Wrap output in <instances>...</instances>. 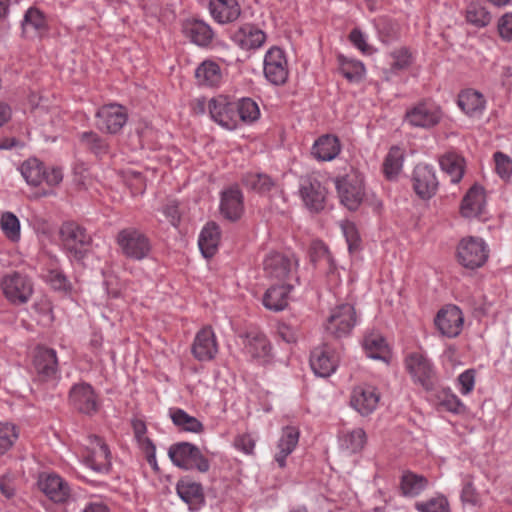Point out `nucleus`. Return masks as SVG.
Here are the masks:
<instances>
[{
  "label": "nucleus",
  "mask_w": 512,
  "mask_h": 512,
  "mask_svg": "<svg viewBox=\"0 0 512 512\" xmlns=\"http://www.w3.org/2000/svg\"><path fill=\"white\" fill-rule=\"evenodd\" d=\"M442 118L441 109L435 104L422 101L406 111L405 120L413 127L429 129L437 125Z\"/></svg>",
  "instance_id": "9b49d317"
},
{
  "label": "nucleus",
  "mask_w": 512,
  "mask_h": 512,
  "mask_svg": "<svg viewBox=\"0 0 512 512\" xmlns=\"http://www.w3.org/2000/svg\"><path fill=\"white\" fill-rule=\"evenodd\" d=\"M48 30L45 15L37 8H29L22 21L23 34L28 38L40 37Z\"/></svg>",
  "instance_id": "c85d7f7f"
},
{
  "label": "nucleus",
  "mask_w": 512,
  "mask_h": 512,
  "mask_svg": "<svg viewBox=\"0 0 512 512\" xmlns=\"http://www.w3.org/2000/svg\"><path fill=\"white\" fill-rule=\"evenodd\" d=\"M299 440V431L297 428L287 426L283 429V433L278 442L279 452L275 455V461L280 468L286 466V458L295 449Z\"/></svg>",
  "instance_id": "473e14b6"
},
{
  "label": "nucleus",
  "mask_w": 512,
  "mask_h": 512,
  "mask_svg": "<svg viewBox=\"0 0 512 512\" xmlns=\"http://www.w3.org/2000/svg\"><path fill=\"white\" fill-rule=\"evenodd\" d=\"M179 497L187 504H199L204 500L203 488L200 483L189 477L181 478L176 484Z\"/></svg>",
  "instance_id": "f704fd0d"
},
{
  "label": "nucleus",
  "mask_w": 512,
  "mask_h": 512,
  "mask_svg": "<svg viewBox=\"0 0 512 512\" xmlns=\"http://www.w3.org/2000/svg\"><path fill=\"white\" fill-rule=\"evenodd\" d=\"M43 180L50 186H57L63 180V172L59 167H54L50 171L45 170V175Z\"/></svg>",
  "instance_id": "774afa93"
},
{
  "label": "nucleus",
  "mask_w": 512,
  "mask_h": 512,
  "mask_svg": "<svg viewBox=\"0 0 512 512\" xmlns=\"http://www.w3.org/2000/svg\"><path fill=\"white\" fill-rule=\"evenodd\" d=\"M439 164L443 172L454 184L459 183L464 175L465 160L455 153H446L439 159Z\"/></svg>",
  "instance_id": "4c0bfd02"
},
{
  "label": "nucleus",
  "mask_w": 512,
  "mask_h": 512,
  "mask_svg": "<svg viewBox=\"0 0 512 512\" xmlns=\"http://www.w3.org/2000/svg\"><path fill=\"white\" fill-rule=\"evenodd\" d=\"M366 443V434L363 429H355L344 436L342 446L351 453L359 452Z\"/></svg>",
  "instance_id": "603ef678"
},
{
  "label": "nucleus",
  "mask_w": 512,
  "mask_h": 512,
  "mask_svg": "<svg viewBox=\"0 0 512 512\" xmlns=\"http://www.w3.org/2000/svg\"><path fill=\"white\" fill-rule=\"evenodd\" d=\"M364 349L368 357L372 359H384L387 352L385 339L377 334H370L364 338Z\"/></svg>",
  "instance_id": "de8ad7c7"
},
{
  "label": "nucleus",
  "mask_w": 512,
  "mask_h": 512,
  "mask_svg": "<svg viewBox=\"0 0 512 512\" xmlns=\"http://www.w3.org/2000/svg\"><path fill=\"white\" fill-rule=\"evenodd\" d=\"M70 404L80 413L92 415L98 410L96 394L88 383H78L69 392Z\"/></svg>",
  "instance_id": "f3484780"
},
{
  "label": "nucleus",
  "mask_w": 512,
  "mask_h": 512,
  "mask_svg": "<svg viewBox=\"0 0 512 512\" xmlns=\"http://www.w3.org/2000/svg\"><path fill=\"white\" fill-rule=\"evenodd\" d=\"M233 41L245 50L260 48L266 41L264 31L252 24H244L233 35Z\"/></svg>",
  "instance_id": "393cba45"
},
{
  "label": "nucleus",
  "mask_w": 512,
  "mask_h": 512,
  "mask_svg": "<svg viewBox=\"0 0 512 512\" xmlns=\"http://www.w3.org/2000/svg\"><path fill=\"white\" fill-rule=\"evenodd\" d=\"M234 446L236 449L243 451L246 454H252L255 448V440L248 433L241 434L235 438Z\"/></svg>",
  "instance_id": "e2e57ef3"
},
{
  "label": "nucleus",
  "mask_w": 512,
  "mask_h": 512,
  "mask_svg": "<svg viewBox=\"0 0 512 512\" xmlns=\"http://www.w3.org/2000/svg\"><path fill=\"white\" fill-rule=\"evenodd\" d=\"M1 288L7 300L14 305L27 303L33 294L31 279L20 272L4 275L1 280Z\"/></svg>",
  "instance_id": "39448f33"
},
{
  "label": "nucleus",
  "mask_w": 512,
  "mask_h": 512,
  "mask_svg": "<svg viewBox=\"0 0 512 512\" xmlns=\"http://www.w3.org/2000/svg\"><path fill=\"white\" fill-rule=\"evenodd\" d=\"M439 405L445 410L460 414L465 411V406L461 400L450 392L443 391L442 396L439 398Z\"/></svg>",
  "instance_id": "4d7b16f0"
},
{
  "label": "nucleus",
  "mask_w": 512,
  "mask_h": 512,
  "mask_svg": "<svg viewBox=\"0 0 512 512\" xmlns=\"http://www.w3.org/2000/svg\"><path fill=\"white\" fill-rule=\"evenodd\" d=\"M81 142L96 156L108 153V144L96 133L84 132L81 135Z\"/></svg>",
  "instance_id": "3c124183"
},
{
  "label": "nucleus",
  "mask_w": 512,
  "mask_h": 512,
  "mask_svg": "<svg viewBox=\"0 0 512 512\" xmlns=\"http://www.w3.org/2000/svg\"><path fill=\"white\" fill-rule=\"evenodd\" d=\"M18 438L16 427L9 423H0V454H4Z\"/></svg>",
  "instance_id": "5fc2aeb1"
},
{
  "label": "nucleus",
  "mask_w": 512,
  "mask_h": 512,
  "mask_svg": "<svg viewBox=\"0 0 512 512\" xmlns=\"http://www.w3.org/2000/svg\"><path fill=\"white\" fill-rule=\"evenodd\" d=\"M391 57L393 59L391 63V70L393 72L403 70L411 64V54L406 48L393 51Z\"/></svg>",
  "instance_id": "bf43d9fd"
},
{
  "label": "nucleus",
  "mask_w": 512,
  "mask_h": 512,
  "mask_svg": "<svg viewBox=\"0 0 512 512\" xmlns=\"http://www.w3.org/2000/svg\"><path fill=\"white\" fill-rule=\"evenodd\" d=\"M339 71L350 82H359L363 79L365 68L361 61L348 59L343 55L338 56Z\"/></svg>",
  "instance_id": "a18cd8bd"
},
{
  "label": "nucleus",
  "mask_w": 512,
  "mask_h": 512,
  "mask_svg": "<svg viewBox=\"0 0 512 512\" xmlns=\"http://www.w3.org/2000/svg\"><path fill=\"white\" fill-rule=\"evenodd\" d=\"M461 499L464 503H469L472 505L477 504L478 494L471 481H468L464 484L461 492Z\"/></svg>",
  "instance_id": "338daca9"
},
{
  "label": "nucleus",
  "mask_w": 512,
  "mask_h": 512,
  "mask_svg": "<svg viewBox=\"0 0 512 512\" xmlns=\"http://www.w3.org/2000/svg\"><path fill=\"white\" fill-rule=\"evenodd\" d=\"M168 456L175 466L184 470L206 473L210 469L209 460L196 445L189 442L172 444L168 449Z\"/></svg>",
  "instance_id": "f257e3e1"
},
{
  "label": "nucleus",
  "mask_w": 512,
  "mask_h": 512,
  "mask_svg": "<svg viewBox=\"0 0 512 512\" xmlns=\"http://www.w3.org/2000/svg\"><path fill=\"white\" fill-rule=\"evenodd\" d=\"M335 184L341 203L351 211L358 209L364 197L361 181L346 176L337 179Z\"/></svg>",
  "instance_id": "6ab92c4d"
},
{
  "label": "nucleus",
  "mask_w": 512,
  "mask_h": 512,
  "mask_svg": "<svg viewBox=\"0 0 512 512\" xmlns=\"http://www.w3.org/2000/svg\"><path fill=\"white\" fill-rule=\"evenodd\" d=\"M380 394L369 385L356 386L351 393L350 404L362 416L371 414L377 407Z\"/></svg>",
  "instance_id": "aec40b11"
},
{
  "label": "nucleus",
  "mask_w": 512,
  "mask_h": 512,
  "mask_svg": "<svg viewBox=\"0 0 512 512\" xmlns=\"http://www.w3.org/2000/svg\"><path fill=\"white\" fill-rule=\"evenodd\" d=\"M299 191L305 206L310 211L319 212L324 209L327 190L317 177L313 175L301 177Z\"/></svg>",
  "instance_id": "1a4fd4ad"
},
{
  "label": "nucleus",
  "mask_w": 512,
  "mask_h": 512,
  "mask_svg": "<svg viewBox=\"0 0 512 512\" xmlns=\"http://www.w3.org/2000/svg\"><path fill=\"white\" fill-rule=\"evenodd\" d=\"M195 77L199 85L218 86L222 80L221 68L215 61L205 60L196 68Z\"/></svg>",
  "instance_id": "72a5a7b5"
},
{
  "label": "nucleus",
  "mask_w": 512,
  "mask_h": 512,
  "mask_svg": "<svg viewBox=\"0 0 512 512\" xmlns=\"http://www.w3.org/2000/svg\"><path fill=\"white\" fill-rule=\"evenodd\" d=\"M493 158L495 162L496 173L502 180L508 181L512 175L511 158L500 151L495 152Z\"/></svg>",
  "instance_id": "6e6d98bb"
},
{
  "label": "nucleus",
  "mask_w": 512,
  "mask_h": 512,
  "mask_svg": "<svg viewBox=\"0 0 512 512\" xmlns=\"http://www.w3.org/2000/svg\"><path fill=\"white\" fill-rule=\"evenodd\" d=\"M59 234L64 248L74 259L80 261L86 256L92 238L85 228L73 221H67L61 225Z\"/></svg>",
  "instance_id": "7ed1b4c3"
},
{
  "label": "nucleus",
  "mask_w": 512,
  "mask_h": 512,
  "mask_svg": "<svg viewBox=\"0 0 512 512\" xmlns=\"http://www.w3.org/2000/svg\"><path fill=\"white\" fill-rule=\"evenodd\" d=\"M415 509L419 512H449V502L444 496L431 498L425 502H416Z\"/></svg>",
  "instance_id": "864d4df0"
},
{
  "label": "nucleus",
  "mask_w": 512,
  "mask_h": 512,
  "mask_svg": "<svg viewBox=\"0 0 512 512\" xmlns=\"http://www.w3.org/2000/svg\"><path fill=\"white\" fill-rule=\"evenodd\" d=\"M404 152L398 146H393L383 162V173L388 180H394L402 170Z\"/></svg>",
  "instance_id": "79ce46f5"
},
{
  "label": "nucleus",
  "mask_w": 512,
  "mask_h": 512,
  "mask_svg": "<svg viewBox=\"0 0 512 512\" xmlns=\"http://www.w3.org/2000/svg\"><path fill=\"white\" fill-rule=\"evenodd\" d=\"M412 183L415 193L423 200L432 198L439 186L435 169L428 164H418L413 170Z\"/></svg>",
  "instance_id": "ddd939ff"
},
{
  "label": "nucleus",
  "mask_w": 512,
  "mask_h": 512,
  "mask_svg": "<svg viewBox=\"0 0 512 512\" xmlns=\"http://www.w3.org/2000/svg\"><path fill=\"white\" fill-rule=\"evenodd\" d=\"M405 367L413 381L425 390L435 388L437 377L435 368L430 359L421 352H412L405 357Z\"/></svg>",
  "instance_id": "20e7f679"
},
{
  "label": "nucleus",
  "mask_w": 512,
  "mask_h": 512,
  "mask_svg": "<svg viewBox=\"0 0 512 512\" xmlns=\"http://www.w3.org/2000/svg\"><path fill=\"white\" fill-rule=\"evenodd\" d=\"M457 256L461 265L473 270L481 267L487 261L488 249L482 239L468 237L459 243Z\"/></svg>",
  "instance_id": "0eeeda50"
},
{
  "label": "nucleus",
  "mask_w": 512,
  "mask_h": 512,
  "mask_svg": "<svg viewBox=\"0 0 512 512\" xmlns=\"http://www.w3.org/2000/svg\"><path fill=\"white\" fill-rule=\"evenodd\" d=\"M428 485V480L423 475L411 471H405L400 480V490L404 497L418 496Z\"/></svg>",
  "instance_id": "58836bf2"
},
{
  "label": "nucleus",
  "mask_w": 512,
  "mask_h": 512,
  "mask_svg": "<svg viewBox=\"0 0 512 512\" xmlns=\"http://www.w3.org/2000/svg\"><path fill=\"white\" fill-rule=\"evenodd\" d=\"M341 151L339 139L333 135H322L312 146L311 154L319 161H331Z\"/></svg>",
  "instance_id": "c756f323"
},
{
  "label": "nucleus",
  "mask_w": 512,
  "mask_h": 512,
  "mask_svg": "<svg viewBox=\"0 0 512 512\" xmlns=\"http://www.w3.org/2000/svg\"><path fill=\"white\" fill-rule=\"evenodd\" d=\"M310 366L315 375L326 378L335 372L338 366V358L327 344H323L312 350Z\"/></svg>",
  "instance_id": "a211bd4d"
},
{
  "label": "nucleus",
  "mask_w": 512,
  "mask_h": 512,
  "mask_svg": "<svg viewBox=\"0 0 512 512\" xmlns=\"http://www.w3.org/2000/svg\"><path fill=\"white\" fill-rule=\"evenodd\" d=\"M191 352L198 361H210L216 356L218 346L211 327H204L197 332Z\"/></svg>",
  "instance_id": "5701e85b"
},
{
  "label": "nucleus",
  "mask_w": 512,
  "mask_h": 512,
  "mask_svg": "<svg viewBox=\"0 0 512 512\" xmlns=\"http://www.w3.org/2000/svg\"><path fill=\"white\" fill-rule=\"evenodd\" d=\"M357 316L352 304L344 303L331 310L327 319L326 332L336 339L348 336L356 325Z\"/></svg>",
  "instance_id": "423d86ee"
},
{
  "label": "nucleus",
  "mask_w": 512,
  "mask_h": 512,
  "mask_svg": "<svg viewBox=\"0 0 512 512\" xmlns=\"http://www.w3.org/2000/svg\"><path fill=\"white\" fill-rule=\"evenodd\" d=\"M162 212L168 219L170 224L177 227L180 223L181 214L179 211V203L176 200H168L162 207Z\"/></svg>",
  "instance_id": "052dcab7"
},
{
  "label": "nucleus",
  "mask_w": 512,
  "mask_h": 512,
  "mask_svg": "<svg viewBox=\"0 0 512 512\" xmlns=\"http://www.w3.org/2000/svg\"><path fill=\"white\" fill-rule=\"evenodd\" d=\"M458 106L467 115L475 116L483 111L485 100L481 93L474 90H467L459 94Z\"/></svg>",
  "instance_id": "a19ab883"
},
{
  "label": "nucleus",
  "mask_w": 512,
  "mask_h": 512,
  "mask_svg": "<svg viewBox=\"0 0 512 512\" xmlns=\"http://www.w3.org/2000/svg\"><path fill=\"white\" fill-rule=\"evenodd\" d=\"M237 126L239 122L252 123L260 116L258 104L251 98H242L236 102Z\"/></svg>",
  "instance_id": "49530a36"
},
{
  "label": "nucleus",
  "mask_w": 512,
  "mask_h": 512,
  "mask_svg": "<svg viewBox=\"0 0 512 512\" xmlns=\"http://www.w3.org/2000/svg\"><path fill=\"white\" fill-rule=\"evenodd\" d=\"M116 243L122 254L134 261L148 258L152 251V244L148 236L134 227L120 230L116 236Z\"/></svg>",
  "instance_id": "f03ea898"
},
{
  "label": "nucleus",
  "mask_w": 512,
  "mask_h": 512,
  "mask_svg": "<svg viewBox=\"0 0 512 512\" xmlns=\"http://www.w3.org/2000/svg\"><path fill=\"white\" fill-rule=\"evenodd\" d=\"M296 265V260L279 252L269 253L263 261L266 275L280 281L285 280Z\"/></svg>",
  "instance_id": "4be33fe9"
},
{
  "label": "nucleus",
  "mask_w": 512,
  "mask_h": 512,
  "mask_svg": "<svg viewBox=\"0 0 512 512\" xmlns=\"http://www.w3.org/2000/svg\"><path fill=\"white\" fill-rule=\"evenodd\" d=\"M96 117L98 128L110 134L118 133L128 119L126 109L118 104H109L101 107Z\"/></svg>",
  "instance_id": "dca6fc26"
},
{
  "label": "nucleus",
  "mask_w": 512,
  "mask_h": 512,
  "mask_svg": "<svg viewBox=\"0 0 512 512\" xmlns=\"http://www.w3.org/2000/svg\"><path fill=\"white\" fill-rule=\"evenodd\" d=\"M46 281L54 290L66 292L71 289V284L67 277L58 270H50L46 276Z\"/></svg>",
  "instance_id": "13d9d810"
},
{
  "label": "nucleus",
  "mask_w": 512,
  "mask_h": 512,
  "mask_svg": "<svg viewBox=\"0 0 512 512\" xmlns=\"http://www.w3.org/2000/svg\"><path fill=\"white\" fill-rule=\"evenodd\" d=\"M291 285L272 286L265 292L263 296V305L272 311H281L288 305V294Z\"/></svg>",
  "instance_id": "c9c22d12"
},
{
  "label": "nucleus",
  "mask_w": 512,
  "mask_h": 512,
  "mask_svg": "<svg viewBox=\"0 0 512 512\" xmlns=\"http://www.w3.org/2000/svg\"><path fill=\"white\" fill-rule=\"evenodd\" d=\"M209 10L212 17L221 24L235 21L241 13L237 0H210Z\"/></svg>",
  "instance_id": "cd10ccee"
},
{
  "label": "nucleus",
  "mask_w": 512,
  "mask_h": 512,
  "mask_svg": "<svg viewBox=\"0 0 512 512\" xmlns=\"http://www.w3.org/2000/svg\"><path fill=\"white\" fill-rule=\"evenodd\" d=\"M20 172L29 185L38 186L43 181L45 168L38 159L30 158L22 163Z\"/></svg>",
  "instance_id": "c03bdc74"
},
{
  "label": "nucleus",
  "mask_w": 512,
  "mask_h": 512,
  "mask_svg": "<svg viewBox=\"0 0 512 512\" xmlns=\"http://www.w3.org/2000/svg\"><path fill=\"white\" fill-rule=\"evenodd\" d=\"M89 446L84 456L85 464L98 473H108L111 469V453L106 443L96 436L91 435L88 438Z\"/></svg>",
  "instance_id": "9d476101"
},
{
  "label": "nucleus",
  "mask_w": 512,
  "mask_h": 512,
  "mask_svg": "<svg viewBox=\"0 0 512 512\" xmlns=\"http://www.w3.org/2000/svg\"><path fill=\"white\" fill-rule=\"evenodd\" d=\"M349 39L351 43L362 52H367L369 50L365 36L360 29L354 28L349 34Z\"/></svg>",
  "instance_id": "69168bd1"
},
{
  "label": "nucleus",
  "mask_w": 512,
  "mask_h": 512,
  "mask_svg": "<svg viewBox=\"0 0 512 512\" xmlns=\"http://www.w3.org/2000/svg\"><path fill=\"white\" fill-rule=\"evenodd\" d=\"M220 211L222 215L231 221L238 220L243 211V194L238 188H230L222 193Z\"/></svg>",
  "instance_id": "bb28decb"
},
{
  "label": "nucleus",
  "mask_w": 512,
  "mask_h": 512,
  "mask_svg": "<svg viewBox=\"0 0 512 512\" xmlns=\"http://www.w3.org/2000/svg\"><path fill=\"white\" fill-rule=\"evenodd\" d=\"M211 118L228 130L237 128V105L227 96L219 95L212 98L208 104Z\"/></svg>",
  "instance_id": "f8f14e48"
},
{
  "label": "nucleus",
  "mask_w": 512,
  "mask_h": 512,
  "mask_svg": "<svg viewBox=\"0 0 512 512\" xmlns=\"http://www.w3.org/2000/svg\"><path fill=\"white\" fill-rule=\"evenodd\" d=\"M170 417L172 422L181 430L192 433H201L204 430L203 424L196 417L190 416L183 409H171Z\"/></svg>",
  "instance_id": "37998d69"
},
{
  "label": "nucleus",
  "mask_w": 512,
  "mask_h": 512,
  "mask_svg": "<svg viewBox=\"0 0 512 512\" xmlns=\"http://www.w3.org/2000/svg\"><path fill=\"white\" fill-rule=\"evenodd\" d=\"M245 352L256 360H265L268 357L271 346L264 334L249 332L245 335Z\"/></svg>",
  "instance_id": "2f4dec72"
},
{
  "label": "nucleus",
  "mask_w": 512,
  "mask_h": 512,
  "mask_svg": "<svg viewBox=\"0 0 512 512\" xmlns=\"http://www.w3.org/2000/svg\"><path fill=\"white\" fill-rule=\"evenodd\" d=\"M486 197L484 188L474 184L461 202V215L466 218L479 217L484 213Z\"/></svg>",
  "instance_id": "b1692460"
},
{
  "label": "nucleus",
  "mask_w": 512,
  "mask_h": 512,
  "mask_svg": "<svg viewBox=\"0 0 512 512\" xmlns=\"http://www.w3.org/2000/svg\"><path fill=\"white\" fill-rule=\"evenodd\" d=\"M0 226L4 234L12 241L20 238V222L12 212H5L1 216Z\"/></svg>",
  "instance_id": "8fccbe9b"
},
{
  "label": "nucleus",
  "mask_w": 512,
  "mask_h": 512,
  "mask_svg": "<svg viewBox=\"0 0 512 512\" xmlns=\"http://www.w3.org/2000/svg\"><path fill=\"white\" fill-rule=\"evenodd\" d=\"M33 367L39 380H54L58 374V359L56 351L52 348L39 345L33 352Z\"/></svg>",
  "instance_id": "4468645a"
},
{
  "label": "nucleus",
  "mask_w": 512,
  "mask_h": 512,
  "mask_svg": "<svg viewBox=\"0 0 512 512\" xmlns=\"http://www.w3.org/2000/svg\"><path fill=\"white\" fill-rule=\"evenodd\" d=\"M458 381L461 385V392L468 394L473 390L474 387V372L472 370H466L461 373L458 377Z\"/></svg>",
  "instance_id": "0e129e2a"
},
{
  "label": "nucleus",
  "mask_w": 512,
  "mask_h": 512,
  "mask_svg": "<svg viewBox=\"0 0 512 512\" xmlns=\"http://www.w3.org/2000/svg\"><path fill=\"white\" fill-rule=\"evenodd\" d=\"M498 31L502 39L512 41V13H506L499 19Z\"/></svg>",
  "instance_id": "680f3d73"
},
{
  "label": "nucleus",
  "mask_w": 512,
  "mask_h": 512,
  "mask_svg": "<svg viewBox=\"0 0 512 512\" xmlns=\"http://www.w3.org/2000/svg\"><path fill=\"white\" fill-rule=\"evenodd\" d=\"M220 241V228L215 222H209L202 229L198 245L205 258H211L217 252Z\"/></svg>",
  "instance_id": "7c9ffc66"
},
{
  "label": "nucleus",
  "mask_w": 512,
  "mask_h": 512,
  "mask_svg": "<svg viewBox=\"0 0 512 512\" xmlns=\"http://www.w3.org/2000/svg\"><path fill=\"white\" fill-rule=\"evenodd\" d=\"M40 490L53 502L64 503L70 496V488L59 475L43 473L39 476Z\"/></svg>",
  "instance_id": "412c9836"
},
{
  "label": "nucleus",
  "mask_w": 512,
  "mask_h": 512,
  "mask_svg": "<svg viewBox=\"0 0 512 512\" xmlns=\"http://www.w3.org/2000/svg\"><path fill=\"white\" fill-rule=\"evenodd\" d=\"M182 32L194 44L207 47L214 36L211 27L201 20H186L182 24Z\"/></svg>",
  "instance_id": "a878e982"
},
{
  "label": "nucleus",
  "mask_w": 512,
  "mask_h": 512,
  "mask_svg": "<svg viewBox=\"0 0 512 512\" xmlns=\"http://www.w3.org/2000/svg\"><path fill=\"white\" fill-rule=\"evenodd\" d=\"M244 186L258 194L265 195L276 187V181L266 173L250 172L243 176Z\"/></svg>",
  "instance_id": "ea45409f"
},
{
  "label": "nucleus",
  "mask_w": 512,
  "mask_h": 512,
  "mask_svg": "<svg viewBox=\"0 0 512 512\" xmlns=\"http://www.w3.org/2000/svg\"><path fill=\"white\" fill-rule=\"evenodd\" d=\"M434 322L441 335L454 338L462 331L464 317L457 306L447 305L437 313Z\"/></svg>",
  "instance_id": "2eb2a0df"
},
{
  "label": "nucleus",
  "mask_w": 512,
  "mask_h": 512,
  "mask_svg": "<svg viewBox=\"0 0 512 512\" xmlns=\"http://www.w3.org/2000/svg\"><path fill=\"white\" fill-rule=\"evenodd\" d=\"M288 63L284 51L271 47L264 57V75L273 85H283L288 79Z\"/></svg>",
  "instance_id": "6e6552de"
},
{
  "label": "nucleus",
  "mask_w": 512,
  "mask_h": 512,
  "mask_svg": "<svg viewBox=\"0 0 512 512\" xmlns=\"http://www.w3.org/2000/svg\"><path fill=\"white\" fill-rule=\"evenodd\" d=\"M467 21L477 27H485L491 21L490 13L481 5L471 3L466 11Z\"/></svg>",
  "instance_id": "09e8293b"
},
{
  "label": "nucleus",
  "mask_w": 512,
  "mask_h": 512,
  "mask_svg": "<svg viewBox=\"0 0 512 512\" xmlns=\"http://www.w3.org/2000/svg\"><path fill=\"white\" fill-rule=\"evenodd\" d=\"M310 260L315 267L323 269L326 273H333L336 269L334 259L322 241H314L311 244Z\"/></svg>",
  "instance_id": "e433bc0d"
}]
</instances>
